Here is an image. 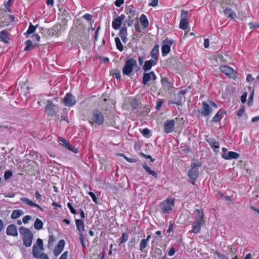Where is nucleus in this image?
Segmentation results:
<instances>
[{"label":"nucleus","instance_id":"6ab92c4d","mask_svg":"<svg viewBox=\"0 0 259 259\" xmlns=\"http://www.w3.org/2000/svg\"><path fill=\"white\" fill-rule=\"evenodd\" d=\"M65 243V241L63 239H61L59 241L57 246L55 247L53 251L54 255L58 256L61 253L63 250Z\"/></svg>","mask_w":259,"mask_h":259},{"label":"nucleus","instance_id":"9d476101","mask_svg":"<svg viewBox=\"0 0 259 259\" xmlns=\"http://www.w3.org/2000/svg\"><path fill=\"white\" fill-rule=\"evenodd\" d=\"M173 44V41L171 39H168L166 38L163 40L161 47V53L162 56H166L170 51L171 46Z\"/></svg>","mask_w":259,"mask_h":259},{"label":"nucleus","instance_id":"c9c22d12","mask_svg":"<svg viewBox=\"0 0 259 259\" xmlns=\"http://www.w3.org/2000/svg\"><path fill=\"white\" fill-rule=\"evenodd\" d=\"M115 42L117 49L120 52H122L123 50V47L118 37H116L115 38Z\"/></svg>","mask_w":259,"mask_h":259},{"label":"nucleus","instance_id":"a211bd4d","mask_svg":"<svg viewBox=\"0 0 259 259\" xmlns=\"http://www.w3.org/2000/svg\"><path fill=\"white\" fill-rule=\"evenodd\" d=\"M206 142L209 144L211 148L214 152H218L219 150V142L214 138H209L206 140Z\"/></svg>","mask_w":259,"mask_h":259},{"label":"nucleus","instance_id":"0eeeda50","mask_svg":"<svg viewBox=\"0 0 259 259\" xmlns=\"http://www.w3.org/2000/svg\"><path fill=\"white\" fill-rule=\"evenodd\" d=\"M220 70L229 78L235 79L237 77V72L229 66L222 65L220 67Z\"/></svg>","mask_w":259,"mask_h":259},{"label":"nucleus","instance_id":"f257e3e1","mask_svg":"<svg viewBox=\"0 0 259 259\" xmlns=\"http://www.w3.org/2000/svg\"><path fill=\"white\" fill-rule=\"evenodd\" d=\"M19 232L23 236L22 240L23 244L26 247H30L32 244L33 235L29 229L24 227L19 228Z\"/></svg>","mask_w":259,"mask_h":259},{"label":"nucleus","instance_id":"2f4dec72","mask_svg":"<svg viewBox=\"0 0 259 259\" xmlns=\"http://www.w3.org/2000/svg\"><path fill=\"white\" fill-rule=\"evenodd\" d=\"M161 83L162 86L167 88L168 89H171L173 87L172 83L170 82L167 78H162Z\"/></svg>","mask_w":259,"mask_h":259},{"label":"nucleus","instance_id":"37998d69","mask_svg":"<svg viewBox=\"0 0 259 259\" xmlns=\"http://www.w3.org/2000/svg\"><path fill=\"white\" fill-rule=\"evenodd\" d=\"M112 73V75L113 77H115L117 80H120L121 79V74L120 72L118 70H113Z\"/></svg>","mask_w":259,"mask_h":259},{"label":"nucleus","instance_id":"dca6fc26","mask_svg":"<svg viewBox=\"0 0 259 259\" xmlns=\"http://www.w3.org/2000/svg\"><path fill=\"white\" fill-rule=\"evenodd\" d=\"M157 78V77L154 71H151L150 73H145L143 76V80L142 83L144 84H146L147 82H148L151 79L153 80H155Z\"/></svg>","mask_w":259,"mask_h":259},{"label":"nucleus","instance_id":"f03ea898","mask_svg":"<svg viewBox=\"0 0 259 259\" xmlns=\"http://www.w3.org/2000/svg\"><path fill=\"white\" fill-rule=\"evenodd\" d=\"M89 121L91 125L96 123L99 126L102 125L104 122V116L103 114L99 109H94L93 111L92 115Z\"/></svg>","mask_w":259,"mask_h":259},{"label":"nucleus","instance_id":"09e8293b","mask_svg":"<svg viewBox=\"0 0 259 259\" xmlns=\"http://www.w3.org/2000/svg\"><path fill=\"white\" fill-rule=\"evenodd\" d=\"M67 207L70 209V212L73 214H75L77 213L76 210L73 208V207L72 206L70 202L67 203Z\"/></svg>","mask_w":259,"mask_h":259},{"label":"nucleus","instance_id":"c03bdc74","mask_svg":"<svg viewBox=\"0 0 259 259\" xmlns=\"http://www.w3.org/2000/svg\"><path fill=\"white\" fill-rule=\"evenodd\" d=\"M131 106L133 109H136L138 107L139 102L137 99H134L131 102Z\"/></svg>","mask_w":259,"mask_h":259},{"label":"nucleus","instance_id":"4c0bfd02","mask_svg":"<svg viewBox=\"0 0 259 259\" xmlns=\"http://www.w3.org/2000/svg\"><path fill=\"white\" fill-rule=\"evenodd\" d=\"M148 244V241L147 240H145L144 239H142L140 244V250L141 252L144 251V249L147 246Z\"/></svg>","mask_w":259,"mask_h":259},{"label":"nucleus","instance_id":"0e129e2a","mask_svg":"<svg viewBox=\"0 0 259 259\" xmlns=\"http://www.w3.org/2000/svg\"><path fill=\"white\" fill-rule=\"evenodd\" d=\"M254 80V78L250 74H248L246 76V80L248 82L253 81Z\"/></svg>","mask_w":259,"mask_h":259},{"label":"nucleus","instance_id":"5fc2aeb1","mask_svg":"<svg viewBox=\"0 0 259 259\" xmlns=\"http://www.w3.org/2000/svg\"><path fill=\"white\" fill-rule=\"evenodd\" d=\"M244 106L243 105L238 111L237 113V115L239 117H240L244 113Z\"/></svg>","mask_w":259,"mask_h":259},{"label":"nucleus","instance_id":"680f3d73","mask_svg":"<svg viewBox=\"0 0 259 259\" xmlns=\"http://www.w3.org/2000/svg\"><path fill=\"white\" fill-rule=\"evenodd\" d=\"M158 0H151V2L149 4V6L152 7H155L157 6Z\"/></svg>","mask_w":259,"mask_h":259},{"label":"nucleus","instance_id":"f8f14e48","mask_svg":"<svg viewBox=\"0 0 259 259\" xmlns=\"http://www.w3.org/2000/svg\"><path fill=\"white\" fill-rule=\"evenodd\" d=\"M63 103L67 107H72L76 103L75 97L70 93H67L63 98Z\"/></svg>","mask_w":259,"mask_h":259},{"label":"nucleus","instance_id":"a878e982","mask_svg":"<svg viewBox=\"0 0 259 259\" xmlns=\"http://www.w3.org/2000/svg\"><path fill=\"white\" fill-rule=\"evenodd\" d=\"M224 14L230 19H234L236 17V13L230 8H227L224 10Z\"/></svg>","mask_w":259,"mask_h":259},{"label":"nucleus","instance_id":"20e7f679","mask_svg":"<svg viewBox=\"0 0 259 259\" xmlns=\"http://www.w3.org/2000/svg\"><path fill=\"white\" fill-rule=\"evenodd\" d=\"M137 65V61L133 58L127 59L125 63L124 66L122 69L123 74L130 76L133 71V68Z\"/></svg>","mask_w":259,"mask_h":259},{"label":"nucleus","instance_id":"4be33fe9","mask_svg":"<svg viewBox=\"0 0 259 259\" xmlns=\"http://www.w3.org/2000/svg\"><path fill=\"white\" fill-rule=\"evenodd\" d=\"M195 212L197 214V217L195 219V222L204 224V213L202 209H196Z\"/></svg>","mask_w":259,"mask_h":259},{"label":"nucleus","instance_id":"a19ab883","mask_svg":"<svg viewBox=\"0 0 259 259\" xmlns=\"http://www.w3.org/2000/svg\"><path fill=\"white\" fill-rule=\"evenodd\" d=\"M55 241V238L53 234L49 235L48 239V246L50 247L52 246Z\"/></svg>","mask_w":259,"mask_h":259},{"label":"nucleus","instance_id":"2eb2a0df","mask_svg":"<svg viewBox=\"0 0 259 259\" xmlns=\"http://www.w3.org/2000/svg\"><path fill=\"white\" fill-rule=\"evenodd\" d=\"M32 254L34 257L39 259H49L48 255L44 253H40L36 245L34 244L32 247Z\"/></svg>","mask_w":259,"mask_h":259},{"label":"nucleus","instance_id":"79ce46f5","mask_svg":"<svg viewBox=\"0 0 259 259\" xmlns=\"http://www.w3.org/2000/svg\"><path fill=\"white\" fill-rule=\"evenodd\" d=\"M13 176V172L12 170H7L4 174V178L5 180H7Z\"/></svg>","mask_w":259,"mask_h":259},{"label":"nucleus","instance_id":"3c124183","mask_svg":"<svg viewBox=\"0 0 259 259\" xmlns=\"http://www.w3.org/2000/svg\"><path fill=\"white\" fill-rule=\"evenodd\" d=\"M88 194L91 197L93 201L95 203H97V202H98L97 198L96 196L95 195V194L92 192H89L88 193Z\"/></svg>","mask_w":259,"mask_h":259},{"label":"nucleus","instance_id":"72a5a7b5","mask_svg":"<svg viewBox=\"0 0 259 259\" xmlns=\"http://www.w3.org/2000/svg\"><path fill=\"white\" fill-rule=\"evenodd\" d=\"M188 26V22L187 19H181L180 28L183 30H186Z\"/></svg>","mask_w":259,"mask_h":259},{"label":"nucleus","instance_id":"e2e57ef3","mask_svg":"<svg viewBox=\"0 0 259 259\" xmlns=\"http://www.w3.org/2000/svg\"><path fill=\"white\" fill-rule=\"evenodd\" d=\"M68 150L73 152L74 153H77L78 152V150H77V148H75V147H72V146H71L70 145H69V147H68L67 148Z\"/></svg>","mask_w":259,"mask_h":259},{"label":"nucleus","instance_id":"7c9ffc66","mask_svg":"<svg viewBox=\"0 0 259 259\" xmlns=\"http://www.w3.org/2000/svg\"><path fill=\"white\" fill-rule=\"evenodd\" d=\"M0 39L5 43L9 42V37L7 31L4 30L0 31Z\"/></svg>","mask_w":259,"mask_h":259},{"label":"nucleus","instance_id":"6e6d98bb","mask_svg":"<svg viewBox=\"0 0 259 259\" xmlns=\"http://www.w3.org/2000/svg\"><path fill=\"white\" fill-rule=\"evenodd\" d=\"M124 3V0H116L114 4L117 7H120Z\"/></svg>","mask_w":259,"mask_h":259},{"label":"nucleus","instance_id":"ea45409f","mask_svg":"<svg viewBox=\"0 0 259 259\" xmlns=\"http://www.w3.org/2000/svg\"><path fill=\"white\" fill-rule=\"evenodd\" d=\"M37 26H38V25H37L36 26H34L31 23H30V24L29 26V28L27 31V34H31L33 33L35 31V30Z\"/></svg>","mask_w":259,"mask_h":259},{"label":"nucleus","instance_id":"ddd939ff","mask_svg":"<svg viewBox=\"0 0 259 259\" xmlns=\"http://www.w3.org/2000/svg\"><path fill=\"white\" fill-rule=\"evenodd\" d=\"M212 112V109L210 105L206 102H202V107L199 112L204 117L208 116Z\"/></svg>","mask_w":259,"mask_h":259},{"label":"nucleus","instance_id":"a18cd8bd","mask_svg":"<svg viewBox=\"0 0 259 259\" xmlns=\"http://www.w3.org/2000/svg\"><path fill=\"white\" fill-rule=\"evenodd\" d=\"M59 141L61 143V144L65 148L69 146L70 144L67 142V140L62 137L59 138Z\"/></svg>","mask_w":259,"mask_h":259},{"label":"nucleus","instance_id":"39448f33","mask_svg":"<svg viewBox=\"0 0 259 259\" xmlns=\"http://www.w3.org/2000/svg\"><path fill=\"white\" fill-rule=\"evenodd\" d=\"M161 205V212L164 213H168L170 210H172V206L175 205L174 198H166L160 203Z\"/></svg>","mask_w":259,"mask_h":259},{"label":"nucleus","instance_id":"de8ad7c7","mask_svg":"<svg viewBox=\"0 0 259 259\" xmlns=\"http://www.w3.org/2000/svg\"><path fill=\"white\" fill-rule=\"evenodd\" d=\"M188 11L183 10L182 11L181 19L188 20Z\"/></svg>","mask_w":259,"mask_h":259},{"label":"nucleus","instance_id":"5701e85b","mask_svg":"<svg viewBox=\"0 0 259 259\" xmlns=\"http://www.w3.org/2000/svg\"><path fill=\"white\" fill-rule=\"evenodd\" d=\"M142 165L143 168L148 172L149 175H151L155 179H157V174L154 170L151 169V168L148 166L146 162H143L142 163Z\"/></svg>","mask_w":259,"mask_h":259},{"label":"nucleus","instance_id":"b1692460","mask_svg":"<svg viewBox=\"0 0 259 259\" xmlns=\"http://www.w3.org/2000/svg\"><path fill=\"white\" fill-rule=\"evenodd\" d=\"M159 46L156 44L152 49L150 52V56L152 58V60H156L158 62V55L159 52Z\"/></svg>","mask_w":259,"mask_h":259},{"label":"nucleus","instance_id":"774afa93","mask_svg":"<svg viewBox=\"0 0 259 259\" xmlns=\"http://www.w3.org/2000/svg\"><path fill=\"white\" fill-rule=\"evenodd\" d=\"M68 252L65 251L60 257L59 259H67Z\"/></svg>","mask_w":259,"mask_h":259},{"label":"nucleus","instance_id":"13d9d810","mask_svg":"<svg viewBox=\"0 0 259 259\" xmlns=\"http://www.w3.org/2000/svg\"><path fill=\"white\" fill-rule=\"evenodd\" d=\"M247 95V94L246 92L243 93V94L241 95V101L242 102V103H244L246 102Z\"/></svg>","mask_w":259,"mask_h":259},{"label":"nucleus","instance_id":"c756f323","mask_svg":"<svg viewBox=\"0 0 259 259\" xmlns=\"http://www.w3.org/2000/svg\"><path fill=\"white\" fill-rule=\"evenodd\" d=\"M122 22L117 17L114 19L112 23V26L114 29L117 30L120 27L122 24Z\"/></svg>","mask_w":259,"mask_h":259},{"label":"nucleus","instance_id":"c85d7f7f","mask_svg":"<svg viewBox=\"0 0 259 259\" xmlns=\"http://www.w3.org/2000/svg\"><path fill=\"white\" fill-rule=\"evenodd\" d=\"M140 21L143 27L146 28L149 25V21L144 14H142L140 17Z\"/></svg>","mask_w":259,"mask_h":259},{"label":"nucleus","instance_id":"69168bd1","mask_svg":"<svg viewBox=\"0 0 259 259\" xmlns=\"http://www.w3.org/2000/svg\"><path fill=\"white\" fill-rule=\"evenodd\" d=\"M175 249L174 247H171L168 251V254L169 256H172L175 253Z\"/></svg>","mask_w":259,"mask_h":259},{"label":"nucleus","instance_id":"473e14b6","mask_svg":"<svg viewBox=\"0 0 259 259\" xmlns=\"http://www.w3.org/2000/svg\"><path fill=\"white\" fill-rule=\"evenodd\" d=\"M43 225L42 221L38 218H37L34 223V228L35 229L39 230L42 228Z\"/></svg>","mask_w":259,"mask_h":259},{"label":"nucleus","instance_id":"aec40b11","mask_svg":"<svg viewBox=\"0 0 259 259\" xmlns=\"http://www.w3.org/2000/svg\"><path fill=\"white\" fill-rule=\"evenodd\" d=\"M157 63V62L156 60H154L152 59L146 61L143 66V69L145 71L149 70L152 68V67L156 65Z\"/></svg>","mask_w":259,"mask_h":259},{"label":"nucleus","instance_id":"9b49d317","mask_svg":"<svg viewBox=\"0 0 259 259\" xmlns=\"http://www.w3.org/2000/svg\"><path fill=\"white\" fill-rule=\"evenodd\" d=\"M222 156L226 160L236 159L239 157V154L233 151L228 152L227 148L223 147L222 148Z\"/></svg>","mask_w":259,"mask_h":259},{"label":"nucleus","instance_id":"bb28decb","mask_svg":"<svg viewBox=\"0 0 259 259\" xmlns=\"http://www.w3.org/2000/svg\"><path fill=\"white\" fill-rule=\"evenodd\" d=\"M20 200L22 202H24L25 204H26L27 205H28L29 206H34V207H37V208H38L39 209H41V207L39 205H38L36 203L33 202L31 200L29 199L28 198H25V197H21Z\"/></svg>","mask_w":259,"mask_h":259},{"label":"nucleus","instance_id":"423d86ee","mask_svg":"<svg viewBox=\"0 0 259 259\" xmlns=\"http://www.w3.org/2000/svg\"><path fill=\"white\" fill-rule=\"evenodd\" d=\"M125 12L128 15L127 19L126 20L127 25L128 26H131L134 23V19L136 18V12L133 10V6L131 5L125 8Z\"/></svg>","mask_w":259,"mask_h":259},{"label":"nucleus","instance_id":"bf43d9fd","mask_svg":"<svg viewBox=\"0 0 259 259\" xmlns=\"http://www.w3.org/2000/svg\"><path fill=\"white\" fill-rule=\"evenodd\" d=\"M31 37L33 40H36V41H40V37L38 34H33Z\"/></svg>","mask_w":259,"mask_h":259},{"label":"nucleus","instance_id":"864d4df0","mask_svg":"<svg viewBox=\"0 0 259 259\" xmlns=\"http://www.w3.org/2000/svg\"><path fill=\"white\" fill-rule=\"evenodd\" d=\"M249 26L250 29H254L256 28H259V23H254L253 22H250L249 23Z\"/></svg>","mask_w":259,"mask_h":259},{"label":"nucleus","instance_id":"49530a36","mask_svg":"<svg viewBox=\"0 0 259 259\" xmlns=\"http://www.w3.org/2000/svg\"><path fill=\"white\" fill-rule=\"evenodd\" d=\"M36 244H37V247L38 248V250H42L43 249V241H42V240L40 239V238H38L37 239V241H36Z\"/></svg>","mask_w":259,"mask_h":259},{"label":"nucleus","instance_id":"393cba45","mask_svg":"<svg viewBox=\"0 0 259 259\" xmlns=\"http://www.w3.org/2000/svg\"><path fill=\"white\" fill-rule=\"evenodd\" d=\"M203 225V224L202 223L195 221L192 226V231L195 234L199 233L201 226Z\"/></svg>","mask_w":259,"mask_h":259},{"label":"nucleus","instance_id":"58836bf2","mask_svg":"<svg viewBox=\"0 0 259 259\" xmlns=\"http://www.w3.org/2000/svg\"><path fill=\"white\" fill-rule=\"evenodd\" d=\"M128 235L126 233H123L121 237L119 238V243L126 242L128 239Z\"/></svg>","mask_w":259,"mask_h":259},{"label":"nucleus","instance_id":"338daca9","mask_svg":"<svg viewBox=\"0 0 259 259\" xmlns=\"http://www.w3.org/2000/svg\"><path fill=\"white\" fill-rule=\"evenodd\" d=\"M142 133L144 136H147L150 134V131L148 128H145L143 130Z\"/></svg>","mask_w":259,"mask_h":259},{"label":"nucleus","instance_id":"6e6552de","mask_svg":"<svg viewBox=\"0 0 259 259\" xmlns=\"http://www.w3.org/2000/svg\"><path fill=\"white\" fill-rule=\"evenodd\" d=\"M75 223L77 229L78 231V235L79 236V240L80 243L82 246H84V236L83 231L84 230V222L81 220L76 219Z\"/></svg>","mask_w":259,"mask_h":259},{"label":"nucleus","instance_id":"cd10ccee","mask_svg":"<svg viewBox=\"0 0 259 259\" xmlns=\"http://www.w3.org/2000/svg\"><path fill=\"white\" fill-rule=\"evenodd\" d=\"M225 113L224 110L220 109L219 111L215 114V115L211 119V121L213 122H217L220 121L221 119V116Z\"/></svg>","mask_w":259,"mask_h":259},{"label":"nucleus","instance_id":"4d7b16f0","mask_svg":"<svg viewBox=\"0 0 259 259\" xmlns=\"http://www.w3.org/2000/svg\"><path fill=\"white\" fill-rule=\"evenodd\" d=\"M31 219V217L29 215H25L23 218V222L24 224H27L28 223L29 221Z\"/></svg>","mask_w":259,"mask_h":259},{"label":"nucleus","instance_id":"f704fd0d","mask_svg":"<svg viewBox=\"0 0 259 259\" xmlns=\"http://www.w3.org/2000/svg\"><path fill=\"white\" fill-rule=\"evenodd\" d=\"M22 211L21 210L17 209L13 211L11 217L12 219H16L21 215Z\"/></svg>","mask_w":259,"mask_h":259},{"label":"nucleus","instance_id":"4468645a","mask_svg":"<svg viewBox=\"0 0 259 259\" xmlns=\"http://www.w3.org/2000/svg\"><path fill=\"white\" fill-rule=\"evenodd\" d=\"M174 119L167 120L163 124V130L165 134H169L172 132L175 128Z\"/></svg>","mask_w":259,"mask_h":259},{"label":"nucleus","instance_id":"8fccbe9b","mask_svg":"<svg viewBox=\"0 0 259 259\" xmlns=\"http://www.w3.org/2000/svg\"><path fill=\"white\" fill-rule=\"evenodd\" d=\"M163 104V101L161 99H158L156 101V105L155 108L156 110H159Z\"/></svg>","mask_w":259,"mask_h":259},{"label":"nucleus","instance_id":"412c9836","mask_svg":"<svg viewBox=\"0 0 259 259\" xmlns=\"http://www.w3.org/2000/svg\"><path fill=\"white\" fill-rule=\"evenodd\" d=\"M119 36L121 37L122 41L123 43H126L128 40L127 38V28L126 27H122L120 29L119 32L118 33Z\"/></svg>","mask_w":259,"mask_h":259},{"label":"nucleus","instance_id":"7ed1b4c3","mask_svg":"<svg viewBox=\"0 0 259 259\" xmlns=\"http://www.w3.org/2000/svg\"><path fill=\"white\" fill-rule=\"evenodd\" d=\"M201 165L198 162L193 163L190 166V168L188 170V177L191 180V183L192 184L194 185L196 179H197L199 175V169L198 166Z\"/></svg>","mask_w":259,"mask_h":259},{"label":"nucleus","instance_id":"f3484780","mask_svg":"<svg viewBox=\"0 0 259 259\" xmlns=\"http://www.w3.org/2000/svg\"><path fill=\"white\" fill-rule=\"evenodd\" d=\"M6 234L8 236L17 237L18 233L16 226L14 224L9 225L6 229Z\"/></svg>","mask_w":259,"mask_h":259},{"label":"nucleus","instance_id":"e433bc0d","mask_svg":"<svg viewBox=\"0 0 259 259\" xmlns=\"http://www.w3.org/2000/svg\"><path fill=\"white\" fill-rule=\"evenodd\" d=\"M25 47L24 48V50L25 51H27L30 49H32L34 48L35 45H32V42L30 39L27 40L25 42Z\"/></svg>","mask_w":259,"mask_h":259},{"label":"nucleus","instance_id":"603ef678","mask_svg":"<svg viewBox=\"0 0 259 259\" xmlns=\"http://www.w3.org/2000/svg\"><path fill=\"white\" fill-rule=\"evenodd\" d=\"M141 155L144 157V158H146V159H150V161L151 162H154L155 161V159L154 158H153L150 155H147L145 153H141Z\"/></svg>","mask_w":259,"mask_h":259},{"label":"nucleus","instance_id":"1a4fd4ad","mask_svg":"<svg viewBox=\"0 0 259 259\" xmlns=\"http://www.w3.org/2000/svg\"><path fill=\"white\" fill-rule=\"evenodd\" d=\"M47 105L45 107V111L47 112L48 116H55L57 111V108L56 106L51 100L47 101Z\"/></svg>","mask_w":259,"mask_h":259},{"label":"nucleus","instance_id":"052dcab7","mask_svg":"<svg viewBox=\"0 0 259 259\" xmlns=\"http://www.w3.org/2000/svg\"><path fill=\"white\" fill-rule=\"evenodd\" d=\"M83 18L85 19L87 21H90L92 20V15L90 14H86L83 16Z\"/></svg>","mask_w":259,"mask_h":259}]
</instances>
